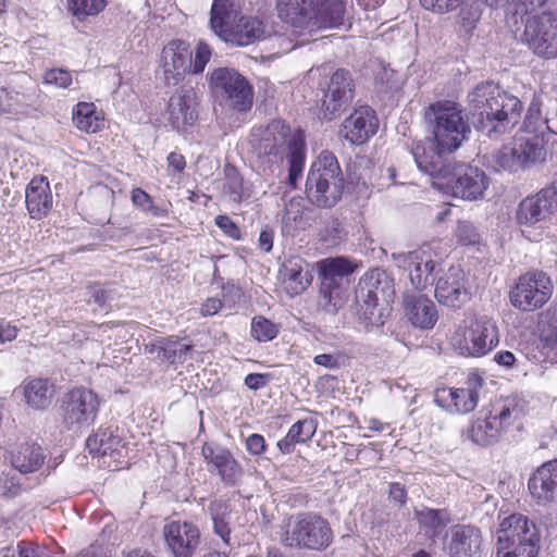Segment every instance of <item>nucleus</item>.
Segmentation results:
<instances>
[{"label":"nucleus","instance_id":"nucleus-1","mask_svg":"<svg viewBox=\"0 0 557 557\" xmlns=\"http://www.w3.org/2000/svg\"><path fill=\"white\" fill-rule=\"evenodd\" d=\"M250 145L258 159H267L270 163L268 170L273 173L272 166L278 165L286 153L288 162L287 183L292 188L297 187L302 176L306 156L305 139L301 132H290V128L281 120H274L265 127H256L250 135ZM267 168L263 169V172Z\"/></svg>","mask_w":557,"mask_h":557},{"label":"nucleus","instance_id":"nucleus-2","mask_svg":"<svg viewBox=\"0 0 557 557\" xmlns=\"http://www.w3.org/2000/svg\"><path fill=\"white\" fill-rule=\"evenodd\" d=\"M468 102L478 128L490 137L509 132L521 117V101L493 82L478 84L468 94Z\"/></svg>","mask_w":557,"mask_h":557},{"label":"nucleus","instance_id":"nucleus-3","mask_svg":"<svg viewBox=\"0 0 557 557\" xmlns=\"http://www.w3.org/2000/svg\"><path fill=\"white\" fill-rule=\"evenodd\" d=\"M244 0H213L209 25L212 32L232 46L244 47L280 34L274 22L243 14Z\"/></svg>","mask_w":557,"mask_h":557},{"label":"nucleus","instance_id":"nucleus-4","mask_svg":"<svg viewBox=\"0 0 557 557\" xmlns=\"http://www.w3.org/2000/svg\"><path fill=\"white\" fill-rule=\"evenodd\" d=\"M280 542L296 549L324 550L333 542V531L329 521L318 513H295L282 521Z\"/></svg>","mask_w":557,"mask_h":557},{"label":"nucleus","instance_id":"nucleus-5","mask_svg":"<svg viewBox=\"0 0 557 557\" xmlns=\"http://www.w3.org/2000/svg\"><path fill=\"white\" fill-rule=\"evenodd\" d=\"M425 121L431 138L442 150L456 151L471 133L461 106L455 101L442 100L425 110Z\"/></svg>","mask_w":557,"mask_h":557},{"label":"nucleus","instance_id":"nucleus-6","mask_svg":"<svg viewBox=\"0 0 557 557\" xmlns=\"http://www.w3.org/2000/svg\"><path fill=\"white\" fill-rule=\"evenodd\" d=\"M344 176L336 157L323 151L312 163L306 181L308 199L321 208H332L341 199Z\"/></svg>","mask_w":557,"mask_h":557},{"label":"nucleus","instance_id":"nucleus-7","mask_svg":"<svg viewBox=\"0 0 557 557\" xmlns=\"http://www.w3.org/2000/svg\"><path fill=\"white\" fill-rule=\"evenodd\" d=\"M451 348L466 358H481L499 344L497 322L487 315H478L459 326L449 339Z\"/></svg>","mask_w":557,"mask_h":557},{"label":"nucleus","instance_id":"nucleus-8","mask_svg":"<svg viewBox=\"0 0 557 557\" xmlns=\"http://www.w3.org/2000/svg\"><path fill=\"white\" fill-rule=\"evenodd\" d=\"M540 535L535 523L521 513L503 520L498 530V557H536Z\"/></svg>","mask_w":557,"mask_h":557},{"label":"nucleus","instance_id":"nucleus-9","mask_svg":"<svg viewBox=\"0 0 557 557\" xmlns=\"http://www.w3.org/2000/svg\"><path fill=\"white\" fill-rule=\"evenodd\" d=\"M354 270V264L345 257L326 258L319 262V306L327 313H335L343 306L348 287L347 277Z\"/></svg>","mask_w":557,"mask_h":557},{"label":"nucleus","instance_id":"nucleus-10","mask_svg":"<svg viewBox=\"0 0 557 557\" xmlns=\"http://www.w3.org/2000/svg\"><path fill=\"white\" fill-rule=\"evenodd\" d=\"M557 213V186L552 185L524 198L516 211V221L522 234L532 242H537L542 233L535 226L548 222Z\"/></svg>","mask_w":557,"mask_h":557},{"label":"nucleus","instance_id":"nucleus-11","mask_svg":"<svg viewBox=\"0 0 557 557\" xmlns=\"http://www.w3.org/2000/svg\"><path fill=\"white\" fill-rule=\"evenodd\" d=\"M517 414L516 398L495 399L491 403L486 417L478 418L472 422L469 436L478 445H492L499 440L502 433L513 422Z\"/></svg>","mask_w":557,"mask_h":557},{"label":"nucleus","instance_id":"nucleus-12","mask_svg":"<svg viewBox=\"0 0 557 557\" xmlns=\"http://www.w3.org/2000/svg\"><path fill=\"white\" fill-rule=\"evenodd\" d=\"M545 150L539 135L516 137L494 156L492 165L496 171L516 173L544 161Z\"/></svg>","mask_w":557,"mask_h":557},{"label":"nucleus","instance_id":"nucleus-13","mask_svg":"<svg viewBox=\"0 0 557 557\" xmlns=\"http://www.w3.org/2000/svg\"><path fill=\"white\" fill-rule=\"evenodd\" d=\"M209 86L226 106L246 112L251 109L253 91L249 82L236 70L219 67L209 74Z\"/></svg>","mask_w":557,"mask_h":557},{"label":"nucleus","instance_id":"nucleus-14","mask_svg":"<svg viewBox=\"0 0 557 557\" xmlns=\"http://www.w3.org/2000/svg\"><path fill=\"white\" fill-rule=\"evenodd\" d=\"M435 185L445 194L468 201L482 199L490 186L485 172L476 166L453 164L446 178Z\"/></svg>","mask_w":557,"mask_h":557},{"label":"nucleus","instance_id":"nucleus-15","mask_svg":"<svg viewBox=\"0 0 557 557\" xmlns=\"http://www.w3.org/2000/svg\"><path fill=\"white\" fill-rule=\"evenodd\" d=\"M394 296L393 280L384 271L371 270L359 281L357 298L361 302L363 317L372 324L382 323L381 313L376 317L375 311L380 306H388Z\"/></svg>","mask_w":557,"mask_h":557},{"label":"nucleus","instance_id":"nucleus-16","mask_svg":"<svg viewBox=\"0 0 557 557\" xmlns=\"http://www.w3.org/2000/svg\"><path fill=\"white\" fill-rule=\"evenodd\" d=\"M553 282L543 271H529L519 276L510 292V302L522 311H534L552 297Z\"/></svg>","mask_w":557,"mask_h":557},{"label":"nucleus","instance_id":"nucleus-17","mask_svg":"<svg viewBox=\"0 0 557 557\" xmlns=\"http://www.w3.org/2000/svg\"><path fill=\"white\" fill-rule=\"evenodd\" d=\"M522 40L537 57L554 59L557 57V17L543 12L527 21Z\"/></svg>","mask_w":557,"mask_h":557},{"label":"nucleus","instance_id":"nucleus-18","mask_svg":"<svg viewBox=\"0 0 557 557\" xmlns=\"http://www.w3.org/2000/svg\"><path fill=\"white\" fill-rule=\"evenodd\" d=\"M392 260L408 273L409 280L418 290L426 288L434 282L436 262L430 247L423 246L408 252H394Z\"/></svg>","mask_w":557,"mask_h":557},{"label":"nucleus","instance_id":"nucleus-19","mask_svg":"<svg viewBox=\"0 0 557 557\" xmlns=\"http://www.w3.org/2000/svg\"><path fill=\"white\" fill-rule=\"evenodd\" d=\"M162 535L173 557H194L201 545L199 528L187 520H165Z\"/></svg>","mask_w":557,"mask_h":557},{"label":"nucleus","instance_id":"nucleus-20","mask_svg":"<svg viewBox=\"0 0 557 557\" xmlns=\"http://www.w3.org/2000/svg\"><path fill=\"white\" fill-rule=\"evenodd\" d=\"M98 396L86 388L70 391L63 400V419L67 425H88L97 414L99 408Z\"/></svg>","mask_w":557,"mask_h":557},{"label":"nucleus","instance_id":"nucleus-21","mask_svg":"<svg viewBox=\"0 0 557 557\" xmlns=\"http://www.w3.org/2000/svg\"><path fill=\"white\" fill-rule=\"evenodd\" d=\"M355 83L350 73L346 70H337L330 79L322 101L323 116L333 120L344 111L352 101Z\"/></svg>","mask_w":557,"mask_h":557},{"label":"nucleus","instance_id":"nucleus-22","mask_svg":"<svg viewBox=\"0 0 557 557\" xmlns=\"http://www.w3.org/2000/svg\"><path fill=\"white\" fill-rule=\"evenodd\" d=\"M411 152L418 168L430 176L437 178L438 182L446 178L454 164L447 160V157L454 150H442L437 141L431 137L416 144Z\"/></svg>","mask_w":557,"mask_h":557},{"label":"nucleus","instance_id":"nucleus-23","mask_svg":"<svg viewBox=\"0 0 557 557\" xmlns=\"http://www.w3.org/2000/svg\"><path fill=\"white\" fill-rule=\"evenodd\" d=\"M437 301L449 308H460L470 299L465 271L459 265H451L437 277L434 290Z\"/></svg>","mask_w":557,"mask_h":557},{"label":"nucleus","instance_id":"nucleus-24","mask_svg":"<svg viewBox=\"0 0 557 557\" xmlns=\"http://www.w3.org/2000/svg\"><path fill=\"white\" fill-rule=\"evenodd\" d=\"M198 97L190 86H183L173 94L168 104V120L177 131L194 125L198 117Z\"/></svg>","mask_w":557,"mask_h":557},{"label":"nucleus","instance_id":"nucleus-25","mask_svg":"<svg viewBox=\"0 0 557 557\" xmlns=\"http://www.w3.org/2000/svg\"><path fill=\"white\" fill-rule=\"evenodd\" d=\"M201 453L208 471L216 473L225 484L235 485L240 480L242 467L228 449L205 443Z\"/></svg>","mask_w":557,"mask_h":557},{"label":"nucleus","instance_id":"nucleus-26","mask_svg":"<svg viewBox=\"0 0 557 557\" xmlns=\"http://www.w3.org/2000/svg\"><path fill=\"white\" fill-rule=\"evenodd\" d=\"M379 122L369 107L355 110L342 124L339 135L352 145H362L377 131Z\"/></svg>","mask_w":557,"mask_h":557},{"label":"nucleus","instance_id":"nucleus-27","mask_svg":"<svg viewBox=\"0 0 557 557\" xmlns=\"http://www.w3.org/2000/svg\"><path fill=\"white\" fill-rule=\"evenodd\" d=\"M161 62L168 85H176L191 66V51L184 41H172L162 50Z\"/></svg>","mask_w":557,"mask_h":557},{"label":"nucleus","instance_id":"nucleus-28","mask_svg":"<svg viewBox=\"0 0 557 557\" xmlns=\"http://www.w3.org/2000/svg\"><path fill=\"white\" fill-rule=\"evenodd\" d=\"M528 487L539 503L557 498V459L542 465L530 478Z\"/></svg>","mask_w":557,"mask_h":557},{"label":"nucleus","instance_id":"nucleus-29","mask_svg":"<svg viewBox=\"0 0 557 557\" xmlns=\"http://www.w3.org/2000/svg\"><path fill=\"white\" fill-rule=\"evenodd\" d=\"M482 535L478 528L470 525L455 527L447 549L450 557H479Z\"/></svg>","mask_w":557,"mask_h":557},{"label":"nucleus","instance_id":"nucleus-30","mask_svg":"<svg viewBox=\"0 0 557 557\" xmlns=\"http://www.w3.org/2000/svg\"><path fill=\"white\" fill-rule=\"evenodd\" d=\"M345 3L341 0H325L310 10L305 27L310 32L335 28L344 23Z\"/></svg>","mask_w":557,"mask_h":557},{"label":"nucleus","instance_id":"nucleus-31","mask_svg":"<svg viewBox=\"0 0 557 557\" xmlns=\"http://www.w3.org/2000/svg\"><path fill=\"white\" fill-rule=\"evenodd\" d=\"M406 315L420 329H432L437 321V310L432 300L423 295L406 294L404 297Z\"/></svg>","mask_w":557,"mask_h":557},{"label":"nucleus","instance_id":"nucleus-32","mask_svg":"<svg viewBox=\"0 0 557 557\" xmlns=\"http://www.w3.org/2000/svg\"><path fill=\"white\" fill-rule=\"evenodd\" d=\"M25 202L33 219L44 218L52 208V196L46 177H34L26 187Z\"/></svg>","mask_w":557,"mask_h":557},{"label":"nucleus","instance_id":"nucleus-33","mask_svg":"<svg viewBox=\"0 0 557 557\" xmlns=\"http://www.w3.org/2000/svg\"><path fill=\"white\" fill-rule=\"evenodd\" d=\"M285 289L289 296H297L305 292L312 282V274L308 264L300 258L287 259L281 269Z\"/></svg>","mask_w":557,"mask_h":557},{"label":"nucleus","instance_id":"nucleus-34","mask_svg":"<svg viewBox=\"0 0 557 557\" xmlns=\"http://www.w3.org/2000/svg\"><path fill=\"white\" fill-rule=\"evenodd\" d=\"M46 455L41 446L32 441L20 443L11 453V463L21 473L36 472L41 468Z\"/></svg>","mask_w":557,"mask_h":557},{"label":"nucleus","instance_id":"nucleus-35","mask_svg":"<svg viewBox=\"0 0 557 557\" xmlns=\"http://www.w3.org/2000/svg\"><path fill=\"white\" fill-rule=\"evenodd\" d=\"M86 445L90 454L99 457L110 456L113 460H119L124 450L121 437L108 430H100L90 435Z\"/></svg>","mask_w":557,"mask_h":557},{"label":"nucleus","instance_id":"nucleus-36","mask_svg":"<svg viewBox=\"0 0 557 557\" xmlns=\"http://www.w3.org/2000/svg\"><path fill=\"white\" fill-rule=\"evenodd\" d=\"M22 388L27 405L33 409L42 410L51 404L54 388L48 380L29 379L24 381Z\"/></svg>","mask_w":557,"mask_h":557},{"label":"nucleus","instance_id":"nucleus-37","mask_svg":"<svg viewBox=\"0 0 557 557\" xmlns=\"http://www.w3.org/2000/svg\"><path fill=\"white\" fill-rule=\"evenodd\" d=\"M482 379L472 374L467 381V386L455 388V413H468L475 409L479 401V389L482 387Z\"/></svg>","mask_w":557,"mask_h":557},{"label":"nucleus","instance_id":"nucleus-38","mask_svg":"<svg viewBox=\"0 0 557 557\" xmlns=\"http://www.w3.org/2000/svg\"><path fill=\"white\" fill-rule=\"evenodd\" d=\"M311 3L308 0H277V13L282 21L295 27H305Z\"/></svg>","mask_w":557,"mask_h":557},{"label":"nucleus","instance_id":"nucleus-39","mask_svg":"<svg viewBox=\"0 0 557 557\" xmlns=\"http://www.w3.org/2000/svg\"><path fill=\"white\" fill-rule=\"evenodd\" d=\"M72 115L74 125L82 132L96 133L101 127L102 120L92 102H78Z\"/></svg>","mask_w":557,"mask_h":557},{"label":"nucleus","instance_id":"nucleus-40","mask_svg":"<svg viewBox=\"0 0 557 557\" xmlns=\"http://www.w3.org/2000/svg\"><path fill=\"white\" fill-rule=\"evenodd\" d=\"M414 517L418 523L426 529V533L432 535L438 534L450 522V516L446 509L422 507L414 509Z\"/></svg>","mask_w":557,"mask_h":557},{"label":"nucleus","instance_id":"nucleus-41","mask_svg":"<svg viewBox=\"0 0 557 557\" xmlns=\"http://www.w3.org/2000/svg\"><path fill=\"white\" fill-rule=\"evenodd\" d=\"M224 184L223 193L234 202H240L249 196L248 189L245 187L244 178L240 173L232 164L224 166Z\"/></svg>","mask_w":557,"mask_h":557},{"label":"nucleus","instance_id":"nucleus-42","mask_svg":"<svg viewBox=\"0 0 557 557\" xmlns=\"http://www.w3.org/2000/svg\"><path fill=\"white\" fill-rule=\"evenodd\" d=\"M306 227L301 201L292 199L285 207L282 215V232L284 235L294 236L295 232Z\"/></svg>","mask_w":557,"mask_h":557},{"label":"nucleus","instance_id":"nucleus-43","mask_svg":"<svg viewBox=\"0 0 557 557\" xmlns=\"http://www.w3.org/2000/svg\"><path fill=\"white\" fill-rule=\"evenodd\" d=\"M209 510L213 521L214 532L223 540L224 543H228L231 533L228 528L231 509L228 505L222 500H215L210 504Z\"/></svg>","mask_w":557,"mask_h":557},{"label":"nucleus","instance_id":"nucleus-44","mask_svg":"<svg viewBox=\"0 0 557 557\" xmlns=\"http://www.w3.org/2000/svg\"><path fill=\"white\" fill-rule=\"evenodd\" d=\"M107 5L106 0H67V11L78 21L97 16Z\"/></svg>","mask_w":557,"mask_h":557},{"label":"nucleus","instance_id":"nucleus-45","mask_svg":"<svg viewBox=\"0 0 557 557\" xmlns=\"http://www.w3.org/2000/svg\"><path fill=\"white\" fill-rule=\"evenodd\" d=\"M30 109L32 107L25 102L24 95L0 89V112L15 115L28 114Z\"/></svg>","mask_w":557,"mask_h":557},{"label":"nucleus","instance_id":"nucleus-46","mask_svg":"<svg viewBox=\"0 0 557 557\" xmlns=\"http://www.w3.org/2000/svg\"><path fill=\"white\" fill-rule=\"evenodd\" d=\"M131 199L136 208L151 214L152 216L163 218L168 215L169 210L164 207L156 205L151 196L139 187L132 190Z\"/></svg>","mask_w":557,"mask_h":557},{"label":"nucleus","instance_id":"nucleus-47","mask_svg":"<svg viewBox=\"0 0 557 557\" xmlns=\"http://www.w3.org/2000/svg\"><path fill=\"white\" fill-rule=\"evenodd\" d=\"M191 345L182 343L178 339L169 338L164 342L163 348V360L171 363L184 362L189 352L191 351Z\"/></svg>","mask_w":557,"mask_h":557},{"label":"nucleus","instance_id":"nucleus-48","mask_svg":"<svg viewBox=\"0 0 557 557\" xmlns=\"http://www.w3.org/2000/svg\"><path fill=\"white\" fill-rule=\"evenodd\" d=\"M251 336L258 342L272 341L277 335V327L263 317H255L251 321Z\"/></svg>","mask_w":557,"mask_h":557},{"label":"nucleus","instance_id":"nucleus-49","mask_svg":"<svg viewBox=\"0 0 557 557\" xmlns=\"http://www.w3.org/2000/svg\"><path fill=\"white\" fill-rule=\"evenodd\" d=\"M344 226L337 220H332L320 231L319 238L326 246H336L346 237Z\"/></svg>","mask_w":557,"mask_h":557},{"label":"nucleus","instance_id":"nucleus-50","mask_svg":"<svg viewBox=\"0 0 557 557\" xmlns=\"http://www.w3.org/2000/svg\"><path fill=\"white\" fill-rule=\"evenodd\" d=\"M315 431V421L311 418H307L294 423L289 429L288 434L289 438L295 440L297 443H305L314 435Z\"/></svg>","mask_w":557,"mask_h":557},{"label":"nucleus","instance_id":"nucleus-51","mask_svg":"<svg viewBox=\"0 0 557 557\" xmlns=\"http://www.w3.org/2000/svg\"><path fill=\"white\" fill-rule=\"evenodd\" d=\"M541 124H544V120L541 114V100L540 98L534 97L524 119V127L528 133H535L540 131Z\"/></svg>","mask_w":557,"mask_h":557},{"label":"nucleus","instance_id":"nucleus-52","mask_svg":"<svg viewBox=\"0 0 557 557\" xmlns=\"http://www.w3.org/2000/svg\"><path fill=\"white\" fill-rule=\"evenodd\" d=\"M44 83L60 88H66L72 84V74L66 70L52 69L45 73Z\"/></svg>","mask_w":557,"mask_h":557},{"label":"nucleus","instance_id":"nucleus-53","mask_svg":"<svg viewBox=\"0 0 557 557\" xmlns=\"http://www.w3.org/2000/svg\"><path fill=\"white\" fill-rule=\"evenodd\" d=\"M455 388L450 387H438L434 391V403L445 410L455 413L454 410V398Z\"/></svg>","mask_w":557,"mask_h":557},{"label":"nucleus","instance_id":"nucleus-54","mask_svg":"<svg viewBox=\"0 0 557 557\" xmlns=\"http://www.w3.org/2000/svg\"><path fill=\"white\" fill-rule=\"evenodd\" d=\"M211 50L207 44L199 42L197 46L194 61L191 60V66L194 73H201L205 70L206 64L210 60Z\"/></svg>","mask_w":557,"mask_h":557},{"label":"nucleus","instance_id":"nucleus-55","mask_svg":"<svg viewBox=\"0 0 557 557\" xmlns=\"http://www.w3.org/2000/svg\"><path fill=\"white\" fill-rule=\"evenodd\" d=\"M461 0H420L421 5L436 13H444L459 5Z\"/></svg>","mask_w":557,"mask_h":557},{"label":"nucleus","instance_id":"nucleus-56","mask_svg":"<svg viewBox=\"0 0 557 557\" xmlns=\"http://www.w3.org/2000/svg\"><path fill=\"white\" fill-rule=\"evenodd\" d=\"M456 234L459 240L465 245L474 244L478 239L474 227L468 222H459Z\"/></svg>","mask_w":557,"mask_h":557},{"label":"nucleus","instance_id":"nucleus-57","mask_svg":"<svg viewBox=\"0 0 557 557\" xmlns=\"http://www.w3.org/2000/svg\"><path fill=\"white\" fill-rule=\"evenodd\" d=\"M215 224L231 238L238 239L240 237V230L227 215H218Z\"/></svg>","mask_w":557,"mask_h":557},{"label":"nucleus","instance_id":"nucleus-58","mask_svg":"<svg viewBox=\"0 0 557 557\" xmlns=\"http://www.w3.org/2000/svg\"><path fill=\"white\" fill-rule=\"evenodd\" d=\"M342 356L339 354H321L313 358L317 366H321L329 370H337L341 368Z\"/></svg>","mask_w":557,"mask_h":557},{"label":"nucleus","instance_id":"nucleus-59","mask_svg":"<svg viewBox=\"0 0 557 557\" xmlns=\"http://www.w3.org/2000/svg\"><path fill=\"white\" fill-rule=\"evenodd\" d=\"M246 448L252 455H260L265 449V441L260 434H251L246 440Z\"/></svg>","mask_w":557,"mask_h":557},{"label":"nucleus","instance_id":"nucleus-60","mask_svg":"<svg viewBox=\"0 0 557 557\" xmlns=\"http://www.w3.org/2000/svg\"><path fill=\"white\" fill-rule=\"evenodd\" d=\"M268 374L250 373L245 377V385L252 391L263 388L268 384Z\"/></svg>","mask_w":557,"mask_h":557},{"label":"nucleus","instance_id":"nucleus-61","mask_svg":"<svg viewBox=\"0 0 557 557\" xmlns=\"http://www.w3.org/2000/svg\"><path fill=\"white\" fill-rule=\"evenodd\" d=\"M18 329L11 322L0 320V344L5 342H12L16 338Z\"/></svg>","mask_w":557,"mask_h":557},{"label":"nucleus","instance_id":"nucleus-62","mask_svg":"<svg viewBox=\"0 0 557 557\" xmlns=\"http://www.w3.org/2000/svg\"><path fill=\"white\" fill-rule=\"evenodd\" d=\"M389 498L398 506H404L407 500V493L400 483H392L389 485Z\"/></svg>","mask_w":557,"mask_h":557},{"label":"nucleus","instance_id":"nucleus-63","mask_svg":"<svg viewBox=\"0 0 557 557\" xmlns=\"http://www.w3.org/2000/svg\"><path fill=\"white\" fill-rule=\"evenodd\" d=\"M166 161H168V169L173 170L178 173H181L186 166V161H185L184 156H182L181 153H177V152H171L168 156Z\"/></svg>","mask_w":557,"mask_h":557},{"label":"nucleus","instance_id":"nucleus-64","mask_svg":"<svg viewBox=\"0 0 557 557\" xmlns=\"http://www.w3.org/2000/svg\"><path fill=\"white\" fill-rule=\"evenodd\" d=\"M18 557H45L39 548L30 543L17 546Z\"/></svg>","mask_w":557,"mask_h":557}]
</instances>
